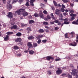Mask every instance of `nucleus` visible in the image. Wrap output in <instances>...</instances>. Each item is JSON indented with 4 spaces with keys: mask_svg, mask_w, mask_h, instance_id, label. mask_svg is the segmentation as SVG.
<instances>
[{
    "mask_svg": "<svg viewBox=\"0 0 78 78\" xmlns=\"http://www.w3.org/2000/svg\"><path fill=\"white\" fill-rule=\"evenodd\" d=\"M10 2H11V1L8 0L7 1V3L8 4H9V3H10Z\"/></svg>",
    "mask_w": 78,
    "mask_h": 78,
    "instance_id": "obj_51",
    "label": "nucleus"
},
{
    "mask_svg": "<svg viewBox=\"0 0 78 78\" xmlns=\"http://www.w3.org/2000/svg\"><path fill=\"white\" fill-rule=\"evenodd\" d=\"M46 60L47 61H50V59H51L52 60H53L54 59V58L53 57H51L50 56H48L46 57Z\"/></svg>",
    "mask_w": 78,
    "mask_h": 78,
    "instance_id": "obj_7",
    "label": "nucleus"
},
{
    "mask_svg": "<svg viewBox=\"0 0 78 78\" xmlns=\"http://www.w3.org/2000/svg\"><path fill=\"white\" fill-rule=\"evenodd\" d=\"M70 16H71L72 17L71 18L72 20H74L75 19V17L76 16V15L73 14V13H71L70 14Z\"/></svg>",
    "mask_w": 78,
    "mask_h": 78,
    "instance_id": "obj_8",
    "label": "nucleus"
},
{
    "mask_svg": "<svg viewBox=\"0 0 78 78\" xmlns=\"http://www.w3.org/2000/svg\"><path fill=\"white\" fill-rule=\"evenodd\" d=\"M41 40L40 39L38 41L37 43L38 44H39L41 43Z\"/></svg>",
    "mask_w": 78,
    "mask_h": 78,
    "instance_id": "obj_41",
    "label": "nucleus"
},
{
    "mask_svg": "<svg viewBox=\"0 0 78 78\" xmlns=\"http://www.w3.org/2000/svg\"><path fill=\"white\" fill-rule=\"evenodd\" d=\"M15 23H14V22H12L11 23V24L12 25H14Z\"/></svg>",
    "mask_w": 78,
    "mask_h": 78,
    "instance_id": "obj_52",
    "label": "nucleus"
},
{
    "mask_svg": "<svg viewBox=\"0 0 78 78\" xmlns=\"http://www.w3.org/2000/svg\"><path fill=\"white\" fill-rule=\"evenodd\" d=\"M19 0H13L12 1V3H16L17 1H18Z\"/></svg>",
    "mask_w": 78,
    "mask_h": 78,
    "instance_id": "obj_36",
    "label": "nucleus"
},
{
    "mask_svg": "<svg viewBox=\"0 0 78 78\" xmlns=\"http://www.w3.org/2000/svg\"><path fill=\"white\" fill-rule=\"evenodd\" d=\"M44 25H47L48 24V23L47 22H44L43 23Z\"/></svg>",
    "mask_w": 78,
    "mask_h": 78,
    "instance_id": "obj_32",
    "label": "nucleus"
},
{
    "mask_svg": "<svg viewBox=\"0 0 78 78\" xmlns=\"http://www.w3.org/2000/svg\"><path fill=\"white\" fill-rule=\"evenodd\" d=\"M77 72H78V70H77V69H73L72 72L71 74L73 75H76L77 74Z\"/></svg>",
    "mask_w": 78,
    "mask_h": 78,
    "instance_id": "obj_3",
    "label": "nucleus"
},
{
    "mask_svg": "<svg viewBox=\"0 0 78 78\" xmlns=\"http://www.w3.org/2000/svg\"><path fill=\"white\" fill-rule=\"evenodd\" d=\"M47 41L46 40H43L42 41V42H43V43H45V42H47Z\"/></svg>",
    "mask_w": 78,
    "mask_h": 78,
    "instance_id": "obj_42",
    "label": "nucleus"
},
{
    "mask_svg": "<svg viewBox=\"0 0 78 78\" xmlns=\"http://www.w3.org/2000/svg\"><path fill=\"white\" fill-rule=\"evenodd\" d=\"M64 9L63 8H61V10L62 12H64Z\"/></svg>",
    "mask_w": 78,
    "mask_h": 78,
    "instance_id": "obj_40",
    "label": "nucleus"
},
{
    "mask_svg": "<svg viewBox=\"0 0 78 78\" xmlns=\"http://www.w3.org/2000/svg\"><path fill=\"white\" fill-rule=\"evenodd\" d=\"M58 25H61V23L60 22L58 23Z\"/></svg>",
    "mask_w": 78,
    "mask_h": 78,
    "instance_id": "obj_63",
    "label": "nucleus"
},
{
    "mask_svg": "<svg viewBox=\"0 0 78 78\" xmlns=\"http://www.w3.org/2000/svg\"><path fill=\"white\" fill-rule=\"evenodd\" d=\"M53 3L54 5L55 6H58V4H57V3L55 1H53Z\"/></svg>",
    "mask_w": 78,
    "mask_h": 78,
    "instance_id": "obj_27",
    "label": "nucleus"
},
{
    "mask_svg": "<svg viewBox=\"0 0 78 78\" xmlns=\"http://www.w3.org/2000/svg\"><path fill=\"white\" fill-rule=\"evenodd\" d=\"M45 28H47V29H49V27L47 26H45Z\"/></svg>",
    "mask_w": 78,
    "mask_h": 78,
    "instance_id": "obj_54",
    "label": "nucleus"
},
{
    "mask_svg": "<svg viewBox=\"0 0 78 78\" xmlns=\"http://www.w3.org/2000/svg\"><path fill=\"white\" fill-rule=\"evenodd\" d=\"M30 5H31V6H34V4H33V3H30Z\"/></svg>",
    "mask_w": 78,
    "mask_h": 78,
    "instance_id": "obj_53",
    "label": "nucleus"
},
{
    "mask_svg": "<svg viewBox=\"0 0 78 78\" xmlns=\"http://www.w3.org/2000/svg\"><path fill=\"white\" fill-rule=\"evenodd\" d=\"M35 1V0H31L30 1V3H33Z\"/></svg>",
    "mask_w": 78,
    "mask_h": 78,
    "instance_id": "obj_47",
    "label": "nucleus"
},
{
    "mask_svg": "<svg viewBox=\"0 0 78 78\" xmlns=\"http://www.w3.org/2000/svg\"><path fill=\"white\" fill-rule=\"evenodd\" d=\"M59 29V28L58 27H55V30H58Z\"/></svg>",
    "mask_w": 78,
    "mask_h": 78,
    "instance_id": "obj_50",
    "label": "nucleus"
},
{
    "mask_svg": "<svg viewBox=\"0 0 78 78\" xmlns=\"http://www.w3.org/2000/svg\"><path fill=\"white\" fill-rule=\"evenodd\" d=\"M74 10H72L70 11V14H71L70 13H74Z\"/></svg>",
    "mask_w": 78,
    "mask_h": 78,
    "instance_id": "obj_38",
    "label": "nucleus"
},
{
    "mask_svg": "<svg viewBox=\"0 0 78 78\" xmlns=\"http://www.w3.org/2000/svg\"><path fill=\"white\" fill-rule=\"evenodd\" d=\"M68 78H72V76L71 75H70L69 74H68Z\"/></svg>",
    "mask_w": 78,
    "mask_h": 78,
    "instance_id": "obj_39",
    "label": "nucleus"
},
{
    "mask_svg": "<svg viewBox=\"0 0 78 78\" xmlns=\"http://www.w3.org/2000/svg\"><path fill=\"white\" fill-rule=\"evenodd\" d=\"M39 16L41 18H42V19H44V16H43V14H42V13L41 12L40 13Z\"/></svg>",
    "mask_w": 78,
    "mask_h": 78,
    "instance_id": "obj_17",
    "label": "nucleus"
},
{
    "mask_svg": "<svg viewBox=\"0 0 78 78\" xmlns=\"http://www.w3.org/2000/svg\"><path fill=\"white\" fill-rule=\"evenodd\" d=\"M48 73L49 75H51V71H48Z\"/></svg>",
    "mask_w": 78,
    "mask_h": 78,
    "instance_id": "obj_35",
    "label": "nucleus"
},
{
    "mask_svg": "<svg viewBox=\"0 0 78 78\" xmlns=\"http://www.w3.org/2000/svg\"><path fill=\"white\" fill-rule=\"evenodd\" d=\"M60 60H61V58H56L55 59L56 61H60Z\"/></svg>",
    "mask_w": 78,
    "mask_h": 78,
    "instance_id": "obj_37",
    "label": "nucleus"
},
{
    "mask_svg": "<svg viewBox=\"0 0 78 78\" xmlns=\"http://www.w3.org/2000/svg\"><path fill=\"white\" fill-rule=\"evenodd\" d=\"M23 13V16H24V17H25V16H28V13L26 12H25V10L24 9H20L19 10H18L16 12V13H17L18 14V15H20V14H22Z\"/></svg>",
    "mask_w": 78,
    "mask_h": 78,
    "instance_id": "obj_1",
    "label": "nucleus"
},
{
    "mask_svg": "<svg viewBox=\"0 0 78 78\" xmlns=\"http://www.w3.org/2000/svg\"><path fill=\"white\" fill-rule=\"evenodd\" d=\"M29 51H28V50H26V51H24V52L25 53H28V52Z\"/></svg>",
    "mask_w": 78,
    "mask_h": 78,
    "instance_id": "obj_56",
    "label": "nucleus"
},
{
    "mask_svg": "<svg viewBox=\"0 0 78 78\" xmlns=\"http://www.w3.org/2000/svg\"><path fill=\"white\" fill-rule=\"evenodd\" d=\"M22 56V55L20 54L17 55V56Z\"/></svg>",
    "mask_w": 78,
    "mask_h": 78,
    "instance_id": "obj_59",
    "label": "nucleus"
},
{
    "mask_svg": "<svg viewBox=\"0 0 78 78\" xmlns=\"http://www.w3.org/2000/svg\"><path fill=\"white\" fill-rule=\"evenodd\" d=\"M71 35H72L73 37H74L75 34V33L73 32H72L71 33Z\"/></svg>",
    "mask_w": 78,
    "mask_h": 78,
    "instance_id": "obj_28",
    "label": "nucleus"
},
{
    "mask_svg": "<svg viewBox=\"0 0 78 78\" xmlns=\"http://www.w3.org/2000/svg\"><path fill=\"white\" fill-rule=\"evenodd\" d=\"M55 23H58V21L56 20L55 21Z\"/></svg>",
    "mask_w": 78,
    "mask_h": 78,
    "instance_id": "obj_64",
    "label": "nucleus"
},
{
    "mask_svg": "<svg viewBox=\"0 0 78 78\" xmlns=\"http://www.w3.org/2000/svg\"><path fill=\"white\" fill-rule=\"evenodd\" d=\"M13 48L14 50H18L19 49V47L17 46H15Z\"/></svg>",
    "mask_w": 78,
    "mask_h": 78,
    "instance_id": "obj_22",
    "label": "nucleus"
},
{
    "mask_svg": "<svg viewBox=\"0 0 78 78\" xmlns=\"http://www.w3.org/2000/svg\"><path fill=\"white\" fill-rule=\"evenodd\" d=\"M62 8H63V9H64L65 8V5H64L63 4H62Z\"/></svg>",
    "mask_w": 78,
    "mask_h": 78,
    "instance_id": "obj_46",
    "label": "nucleus"
},
{
    "mask_svg": "<svg viewBox=\"0 0 78 78\" xmlns=\"http://www.w3.org/2000/svg\"><path fill=\"white\" fill-rule=\"evenodd\" d=\"M65 37L66 38H68V36L67 35V34H66L65 35Z\"/></svg>",
    "mask_w": 78,
    "mask_h": 78,
    "instance_id": "obj_43",
    "label": "nucleus"
},
{
    "mask_svg": "<svg viewBox=\"0 0 78 78\" xmlns=\"http://www.w3.org/2000/svg\"><path fill=\"white\" fill-rule=\"evenodd\" d=\"M22 35V34L20 33H18L16 34V35L17 36L20 37Z\"/></svg>",
    "mask_w": 78,
    "mask_h": 78,
    "instance_id": "obj_24",
    "label": "nucleus"
},
{
    "mask_svg": "<svg viewBox=\"0 0 78 78\" xmlns=\"http://www.w3.org/2000/svg\"><path fill=\"white\" fill-rule=\"evenodd\" d=\"M57 6L59 8H61V5H60V4H59Z\"/></svg>",
    "mask_w": 78,
    "mask_h": 78,
    "instance_id": "obj_48",
    "label": "nucleus"
},
{
    "mask_svg": "<svg viewBox=\"0 0 78 78\" xmlns=\"http://www.w3.org/2000/svg\"><path fill=\"white\" fill-rule=\"evenodd\" d=\"M63 15L65 16H67V13H63Z\"/></svg>",
    "mask_w": 78,
    "mask_h": 78,
    "instance_id": "obj_61",
    "label": "nucleus"
},
{
    "mask_svg": "<svg viewBox=\"0 0 78 78\" xmlns=\"http://www.w3.org/2000/svg\"><path fill=\"white\" fill-rule=\"evenodd\" d=\"M6 34H7V35H9L10 34H13V32H8Z\"/></svg>",
    "mask_w": 78,
    "mask_h": 78,
    "instance_id": "obj_21",
    "label": "nucleus"
},
{
    "mask_svg": "<svg viewBox=\"0 0 78 78\" xmlns=\"http://www.w3.org/2000/svg\"><path fill=\"white\" fill-rule=\"evenodd\" d=\"M10 28L12 30H17L18 29V28H17V26L15 25L11 27Z\"/></svg>",
    "mask_w": 78,
    "mask_h": 78,
    "instance_id": "obj_5",
    "label": "nucleus"
},
{
    "mask_svg": "<svg viewBox=\"0 0 78 78\" xmlns=\"http://www.w3.org/2000/svg\"><path fill=\"white\" fill-rule=\"evenodd\" d=\"M23 1L22 0H20L19 1V3H22V2Z\"/></svg>",
    "mask_w": 78,
    "mask_h": 78,
    "instance_id": "obj_62",
    "label": "nucleus"
},
{
    "mask_svg": "<svg viewBox=\"0 0 78 78\" xmlns=\"http://www.w3.org/2000/svg\"><path fill=\"white\" fill-rule=\"evenodd\" d=\"M33 47H36L37 46V43H33Z\"/></svg>",
    "mask_w": 78,
    "mask_h": 78,
    "instance_id": "obj_26",
    "label": "nucleus"
},
{
    "mask_svg": "<svg viewBox=\"0 0 78 78\" xmlns=\"http://www.w3.org/2000/svg\"><path fill=\"white\" fill-rule=\"evenodd\" d=\"M51 18V17H50V16L48 15L47 16V18L46 19H44V20H46V21H47V20H48L47 19H50Z\"/></svg>",
    "mask_w": 78,
    "mask_h": 78,
    "instance_id": "obj_16",
    "label": "nucleus"
},
{
    "mask_svg": "<svg viewBox=\"0 0 78 78\" xmlns=\"http://www.w3.org/2000/svg\"><path fill=\"white\" fill-rule=\"evenodd\" d=\"M21 41L22 39H21V38H18L15 40V41L17 42H21Z\"/></svg>",
    "mask_w": 78,
    "mask_h": 78,
    "instance_id": "obj_10",
    "label": "nucleus"
},
{
    "mask_svg": "<svg viewBox=\"0 0 78 78\" xmlns=\"http://www.w3.org/2000/svg\"><path fill=\"white\" fill-rule=\"evenodd\" d=\"M43 36H44L43 35H39L37 37H36V38L37 39H41V37H43Z\"/></svg>",
    "mask_w": 78,
    "mask_h": 78,
    "instance_id": "obj_11",
    "label": "nucleus"
},
{
    "mask_svg": "<svg viewBox=\"0 0 78 78\" xmlns=\"http://www.w3.org/2000/svg\"><path fill=\"white\" fill-rule=\"evenodd\" d=\"M70 45H72V46H76V43L73 42V43L70 44Z\"/></svg>",
    "mask_w": 78,
    "mask_h": 78,
    "instance_id": "obj_14",
    "label": "nucleus"
},
{
    "mask_svg": "<svg viewBox=\"0 0 78 78\" xmlns=\"http://www.w3.org/2000/svg\"><path fill=\"white\" fill-rule=\"evenodd\" d=\"M63 2L64 3H67V2H69V1L67 0H64Z\"/></svg>",
    "mask_w": 78,
    "mask_h": 78,
    "instance_id": "obj_34",
    "label": "nucleus"
},
{
    "mask_svg": "<svg viewBox=\"0 0 78 78\" xmlns=\"http://www.w3.org/2000/svg\"><path fill=\"white\" fill-rule=\"evenodd\" d=\"M29 54L30 55H33L34 53V51L32 50H30L29 51Z\"/></svg>",
    "mask_w": 78,
    "mask_h": 78,
    "instance_id": "obj_19",
    "label": "nucleus"
},
{
    "mask_svg": "<svg viewBox=\"0 0 78 78\" xmlns=\"http://www.w3.org/2000/svg\"><path fill=\"white\" fill-rule=\"evenodd\" d=\"M60 12L61 11H60V10L58 9H56L55 12V14H59V13H60Z\"/></svg>",
    "mask_w": 78,
    "mask_h": 78,
    "instance_id": "obj_12",
    "label": "nucleus"
},
{
    "mask_svg": "<svg viewBox=\"0 0 78 78\" xmlns=\"http://www.w3.org/2000/svg\"><path fill=\"white\" fill-rule=\"evenodd\" d=\"M50 23L51 25H53V24H54V22H51Z\"/></svg>",
    "mask_w": 78,
    "mask_h": 78,
    "instance_id": "obj_58",
    "label": "nucleus"
},
{
    "mask_svg": "<svg viewBox=\"0 0 78 78\" xmlns=\"http://www.w3.org/2000/svg\"><path fill=\"white\" fill-rule=\"evenodd\" d=\"M59 20H63V19H62V18H61L59 19Z\"/></svg>",
    "mask_w": 78,
    "mask_h": 78,
    "instance_id": "obj_60",
    "label": "nucleus"
},
{
    "mask_svg": "<svg viewBox=\"0 0 78 78\" xmlns=\"http://www.w3.org/2000/svg\"><path fill=\"white\" fill-rule=\"evenodd\" d=\"M73 24H74V25H78V22L77 21H74L72 22Z\"/></svg>",
    "mask_w": 78,
    "mask_h": 78,
    "instance_id": "obj_20",
    "label": "nucleus"
},
{
    "mask_svg": "<svg viewBox=\"0 0 78 78\" xmlns=\"http://www.w3.org/2000/svg\"><path fill=\"white\" fill-rule=\"evenodd\" d=\"M27 30L28 31H31V29L30 27L27 28Z\"/></svg>",
    "mask_w": 78,
    "mask_h": 78,
    "instance_id": "obj_30",
    "label": "nucleus"
},
{
    "mask_svg": "<svg viewBox=\"0 0 78 78\" xmlns=\"http://www.w3.org/2000/svg\"><path fill=\"white\" fill-rule=\"evenodd\" d=\"M52 18L53 19H54V20H56V18L53 15L52 16Z\"/></svg>",
    "mask_w": 78,
    "mask_h": 78,
    "instance_id": "obj_49",
    "label": "nucleus"
},
{
    "mask_svg": "<svg viewBox=\"0 0 78 78\" xmlns=\"http://www.w3.org/2000/svg\"><path fill=\"white\" fill-rule=\"evenodd\" d=\"M7 8L9 9H11L12 8V6L11 5L9 4L7 5Z\"/></svg>",
    "mask_w": 78,
    "mask_h": 78,
    "instance_id": "obj_15",
    "label": "nucleus"
},
{
    "mask_svg": "<svg viewBox=\"0 0 78 78\" xmlns=\"http://www.w3.org/2000/svg\"><path fill=\"white\" fill-rule=\"evenodd\" d=\"M34 37L33 36H30L28 37V39H29V40H31L32 39H33Z\"/></svg>",
    "mask_w": 78,
    "mask_h": 78,
    "instance_id": "obj_18",
    "label": "nucleus"
},
{
    "mask_svg": "<svg viewBox=\"0 0 78 78\" xmlns=\"http://www.w3.org/2000/svg\"><path fill=\"white\" fill-rule=\"evenodd\" d=\"M66 76V74L65 73H63L62 74V76Z\"/></svg>",
    "mask_w": 78,
    "mask_h": 78,
    "instance_id": "obj_55",
    "label": "nucleus"
},
{
    "mask_svg": "<svg viewBox=\"0 0 78 78\" xmlns=\"http://www.w3.org/2000/svg\"><path fill=\"white\" fill-rule=\"evenodd\" d=\"M63 20L64 21V24H69V22H67V21H68V20H67V19H63Z\"/></svg>",
    "mask_w": 78,
    "mask_h": 78,
    "instance_id": "obj_9",
    "label": "nucleus"
},
{
    "mask_svg": "<svg viewBox=\"0 0 78 78\" xmlns=\"http://www.w3.org/2000/svg\"><path fill=\"white\" fill-rule=\"evenodd\" d=\"M62 71L61 69V68H58V70L56 71V74L57 75H60L61 73H62Z\"/></svg>",
    "mask_w": 78,
    "mask_h": 78,
    "instance_id": "obj_2",
    "label": "nucleus"
},
{
    "mask_svg": "<svg viewBox=\"0 0 78 78\" xmlns=\"http://www.w3.org/2000/svg\"><path fill=\"white\" fill-rule=\"evenodd\" d=\"M26 5L27 6H30L28 2H27L26 3Z\"/></svg>",
    "mask_w": 78,
    "mask_h": 78,
    "instance_id": "obj_33",
    "label": "nucleus"
},
{
    "mask_svg": "<svg viewBox=\"0 0 78 78\" xmlns=\"http://www.w3.org/2000/svg\"><path fill=\"white\" fill-rule=\"evenodd\" d=\"M34 16H35V17H37L39 16V15L37 14V13H35L34 14Z\"/></svg>",
    "mask_w": 78,
    "mask_h": 78,
    "instance_id": "obj_31",
    "label": "nucleus"
},
{
    "mask_svg": "<svg viewBox=\"0 0 78 78\" xmlns=\"http://www.w3.org/2000/svg\"><path fill=\"white\" fill-rule=\"evenodd\" d=\"M40 5L41 6H44V4L41 3L40 4Z\"/></svg>",
    "mask_w": 78,
    "mask_h": 78,
    "instance_id": "obj_57",
    "label": "nucleus"
},
{
    "mask_svg": "<svg viewBox=\"0 0 78 78\" xmlns=\"http://www.w3.org/2000/svg\"><path fill=\"white\" fill-rule=\"evenodd\" d=\"M7 16L9 18H12L13 17V15H12V14L11 12H9V14L7 15Z\"/></svg>",
    "mask_w": 78,
    "mask_h": 78,
    "instance_id": "obj_6",
    "label": "nucleus"
},
{
    "mask_svg": "<svg viewBox=\"0 0 78 78\" xmlns=\"http://www.w3.org/2000/svg\"><path fill=\"white\" fill-rule=\"evenodd\" d=\"M4 40L5 41L9 40V36L8 35H6L4 38Z\"/></svg>",
    "mask_w": 78,
    "mask_h": 78,
    "instance_id": "obj_13",
    "label": "nucleus"
},
{
    "mask_svg": "<svg viewBox=\"0 0 78 78\" xmlns=\"http://www.w3.org/2000/svg\"><path fill=\"white\" fill-rule=\"evenodd\" d=\"M43 13H44V14H47V11H46V10H44V11L43 12Z\"/></svg>",
    "mask_w": 78,
    "mask_h": 78,
    "instance_id": "obj_44",
    "label": "nucleus"
},
{
    "mask_svg": "<svg viewBox=\"0 0 78 78\" xmlns=\"http://www.w3.org/2000/svg\"><path fill=\"white\" fill-rule=\"evenodd\" d=\"M38 31V33H44V30L43 29H40Z\"/></svg>",
    "mask_w": 78,
    "mask_h": 78,
    "instance_id": "obj_23",
    "label": "nucleus"
},
{
    "mask_svg": "<svg viewBox=\"0 0 78 78\" xmlns=\"http://www.w3.org/2000/svg\"><path fill=\"white\" fill-rule=\"evenodd\" d=\"M60 16V17L61 18H62V17H63V16H62V15L61 13L60 14V16Z\"/></svg>",
    "mask_w": 78,
    "mask_h": 78,
    "instance_id": "obj_45",
    "label": "nucleus"
},
{
    "mask_svg": "<svg viewBox=\"0 0 78 78\" xmlns=\"http://www.w3.org/2000/svg\"><path fill=\"white\" fill-rule=\"evenodd\" d=\"M27 45L29 47V48H33V46L32 45L31 42H29L27 43Z\"/></svg>",
    "mask_w": 78,
    "mask_h": 78,
    "instance_id": "obj_4",
    "label": "nucleus"
},
{
    "mask_svg": "<svg viewBox=\"0 0 78 78\" xmlns=\"http://www.w3.org/2000/svg\"><path fill=\"white\" fill-rule=\"evenodd\" d=\"M34 22V21L33 20H30L29 22V23L30 24H31V23H33Z\"/></svg>",
    "mask_w": 78,
    "mask_h": 78,
    "instance_id": "obj_25",
    "label": "nucleus"
},
{
    "mask_svg": "<svg viewBox=\"0 0 78 78\" xmlns=\"http://www.w3.org/2000/svg\"><path fill=\"white\" fill-rule=\"evenodd\" d=\"M21 27H26L27 26V24H21Z\"/></svg>",
    "mask_w": 78,
    "mask_h": 78,
    "instance_id": "obj_29",
    "label": "nucleus"
}]
</instances>
